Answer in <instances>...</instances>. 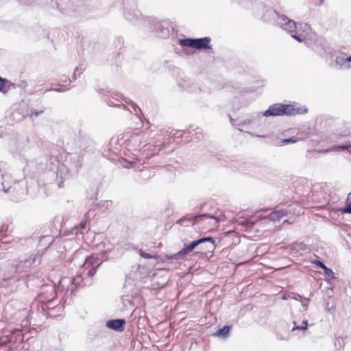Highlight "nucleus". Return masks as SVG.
<instances>
[{
  "label": "nucleus",
  "mask_w": 351,
  "mask_h": 351,
  "mask_svg": "<svg viewBox=\"0 0 351 351\" xmlns=\"http://www.w3.org/2000/svg\"><path fill=\"white\" fill-rule=\"evenodd\" d=\"M291 37L300 43H301L303 40L301 36H300V35L293 34H291Z\"/></svg>",
  "instance_id": "38"
},
{
  "label": "nucleus",
  "mask_w": 351,
  "mask_h": 351,
  "mask_svg": "<svg viewBox=\"0 0 351 351\" xmlns=\"http://www.w3.org/2000/svg\"><path fill=\"white\" fill-rule=\"evenodd\" d=\"M308 112V108L299 104L293 103L289 104H282L280 103L271 105L267 110L261 112L264 117L276 116H295L296 114H304Z\"/></svg>",
  "instance_id": "4"
},
{
  "label": "nucleus",
  "mask_w": 351,
  "mask_h": 351,
  "mask_svg": "<svg viewBox=\"0 0 351 351\" xmlns=\"http://www.w3.org/2000/svg\"><path fill=\"white\" fill-rule=\"evenodd\" d=\"M102 263L99 254H93L87 256L80 269V272L74 278L64 277L58 281V285L53 282L45 283L41 287L37 298L32 303L29 311L36 308L38 314L46 317H55L62 311V306L56 299L59 291L65 289V295L72 294L78 287L90 286L97 268Z\"/></svg>",
  "instance_id": "1"
},
{
  "label": "nucleus",
  "mask_w": 351,
  "mask_h": 351,
  "mask_svg": "<svg viewBox=\"0 0 351 351\" xmlns=\"http://www.w3.org/2000/svg\"><path fill=\"white\" fill-rule=\"evenodd\" d=\"M230 328L231 326H224L223 328L218 329L215 332H214L213 336L226 338L228 336Z\"/></svg>",
  "instance_id": "23"
},
{
  "label": "nucleus",
  "mask_w": 351,
  "mask_h": 351,
  "mask_svg": "<svg viewBox=\"0 0 351 351\" xmlns=\"http://www.w3.org/2000/svg\"><path fill=\"white\" fill-rule=\"evenodd\" d=\"M179 44L183 47H191L193 48L194 38H186L179 40Z\"/></svg>",
  "instance_id": "26"
},
{
  "label": "nucleus",
  "mask_w": 351,
  "mask_h": 351,
  "mask_svg": "<svg viewBox=\"0 0 351 351\" xmlns=\"http://www.w3.org/2000/svg\"><path fill=\"white\" fill-rule=\"evenodd\" d=\"M262 18L265 21L276 25L289 33L295 32L297 28V24L293 20L271 8L267 10Z\"/></svg>",
  "instance_id": "5"
},
{
  "label": "nucleus",
  "mask_w": 351,
  "mask_h": 351,
  "mask_svg": "<svg viewBox=\"0 0 351 351\" xmlns=\"http://www.w3.org/2000/svg\"><path fill=\"white\" fill-rule=\"evenodd\" d=\"M147 23L151 32L160 38H168L173 28L167 21L158 20L155 18H148Z\"/></svg>",
  "instance_id": "9"
},
{
  "label": "nucleus",
  "mask_w": 351,
  "mask_h": 351,
  "mask_svg": "<svg viewBox=\"0 0 351 351\" xmlns=\"http://www.w3.org/2000/svg\"><path fill=\"white\" fill-rule=\"evenodd\" d=\"M293 327L291 329L292 332H294L295 330H302L304 332L307 329V326H308V321L307 320H303L301 325H297V323L295 321H293Z\"/></svg>",
  "instance_id": "25"
},
{
  "label": "nucleus",
  "mask_w": 351,
  "mask_h": 351,
  "mask_svg": "<svg viewBox=\"0 0 351 351\" xmlns=\"http://www.w3.org/2000/svg\"><path fill=\"white\" fill-rule=\"evenodd\" d=\"M60 82H66V76L65 75H62V77L60 79Z\"/></svg>",
  "instance_id": "44"
},
{
  "label": "nucleus",
  "mask_w": 351,
  "mask_h": 351,
  "mask_svg": "<svg viewBox=\"0 0 351 351\" xmlns=\"http://www.w3.org/2000/svg\"><path fill=\"white\" fill-rule=\"evenodd\" d=\"M298 141V138H285L282 141V143H284V144H288V143H296Z\"/></svg>",
  "instance_id": "34"
},
{
  "label": "nucleus",
  "mask_w": 351,
  "mask_h": 351,
  "mask_svg": "<svg viewBox=\"0 0 351 351\" xmlns=\"http://www.w3.org/2000/svg\"><path fill=\"white\" fill-rule=\"evenodd\" d=\"M23 160L26 163L23 167L24 174L37 177L39 187L56 184L58 188H62L64 182L75 176L82 167V160L77 154H71L70 161L66 160V164L60 163L54 156H50L46 164L43 162L44 160L41 158Z\"/></svg>",
  "instance_id": "2"
},
{
  "label": "nucleus",
  "mask_w": 351,
  "mask_h": 351,
  "mask_svg": "<svg viewBox=\"0 0 351 351\" xmlns=\"http://www.w3.org/2000/svg\"><path fill=\"white\" fill-rule=\"evenodd\" d=\"M7 348H5L4 346L0 344V351H7Z\"/></svg>",
  "instance_id": "41"
},
{
  "label": "nucleus",
  "mask_w": 351,
  "mask_h": 351,
  "mask_svg": "<svg viewBox=\"0 0 351 351\" xmlns=\"http://www.w3.org/2000/svg\"><path fill=\"white\" fill-rule=\"evenodd\" d=\"M70 88H51L49 89V90H53V91H56V92H59V93H61V92H64L66 90H69Z\"/></svg>",
  "instance_id": "37"
},
{
  "label": "nucleus",
  "mask_w": 351,
  "mask_h": 351,
  "mask_svg": "<svg viewBox=\"0 0 351 351\" xmlns=\"http://www.w3.org/2000/svg\"><path fill=\"white\" fill-rule=\"evenodd\" d=\"M207 219H215V217L206 213L197 215L187 214L178 220L176 223L187 227L191 225H193L195 221H198L199 220L203 221Z\"/></svg>",
  "instance_id": "14"
},
{
  "label": "nucleus",
  "mask_w": 351,
  "mask_h": 351,
  "mask_svg": "<svg viewBox=\"0 0 351 351\" xmlns=\"http://www.w3.org/2000/svg\"><path fill=\"white\" fill-rule=\"evenodd\" d=\"M123 14L126 20L135 23L141 17V12L137 9L136 0H123Z\"/></svg>",
  "instance_id": "11"
},
{
  "label": "nucleus",
  "mask_w": 351,
  "mask_h": 351,
  "mask_svg": "<svg viewBox=\"0 0 351 351\" xmlns=\"http://www.w3.org/2000/svg\"><path fill=\"white\" fill-rule=\"evenodd\" d=\"M305 27L307 28V29H309V26L307 25V24H305Z\"/></svg>",
  "instance_id": "45"
},
{
  "label": "nucleus",
  "mask_w": 351,
  "mask_h": 351,
  "mask_svg": "<svg viewBox=\"0 0 351 351\" xmlns=\"http://www.w3.org/2000/svg\"><path fill=\"white\" fill-rule=\"evenodd\" d=\"M345 60H346V63H350L351 62V56H346V58H345Z\"/></svg>",
  "instance_id": "40"
},
{
  "label": "nucleus",
  "mask_w": 351,
  "mask_h": 351,
  "mask_svg": "<svg viewBox=\"0 0 351 351\" xmlns=\"http://www.w3.org/2000/svg\"><path fill=\"white\" fill-rule=\"evenodd\" d=\"M292 213H293L294 210L291 205L285 208L277 207L274 211L264 217L263 219L272 221H279L282 217L287 216Z\"/></svg>",
  "instance_id": "15"
},
{
  "label": "nucleus",
  "mask_w": 351,
  "mask_h": 351,
  "mask_svg": "<svg viewBox=\"0 0 351 351\" xmlns=\"http://www.w3.org/2000/svg\"><path fill=\"white\" fill-rule=\"evenodd\" d=\"M302 307L304 308V311H306L307 309V307H308V304L307 303H302Z\"/></svg>",
  "instance_id": "43"
},
{
  "label": "nucleus",
  "mask_w": 351,
  "mask_h": 351,
  "mask_svg": "<svg viewBox=\"0 0 351 351\" xmlns=\"http://www.w3.org/2000/svg\"><path fill=\"white\" fill-rule=\"evenodd\" d=\"M125 320L124 319H110L106 322V326L117 332H123L125 329Z\"/></svg>",
  "instance_id": "16"
},
{
  "label": "nucleus",
  "mask_w": 351,
  "mask_h": 351,
  "mask_svg": "<svg viewBox=\"0 0 351 351\" xmlns=\"http://www.w3.org/2000/svg\"><path fill=\"white\" fill-rule=\"evenodd\" d=\"M112 99L104 98V100L109 106L117 107L128 110L131 114H134L138 118L139 113H141V108L128 98L123 96L122 94L115 92L110 94Z\"/></svg>",
  "instance_id": "6"
},
{
  "label": "nucleus",
  "mask_w": 351,
  "mask_h": 351,
  "mask_svg": "<svg viewBox=\"0 0 351 351\" xmlns=\"http://www.w3.org/2000/svg\"><path fill=\"white\" fill-rule=\"evenodd\" d=\"M27 333H23L21 332H19L18 335H17V340L18 341H20L21 342H23L24 341H27L29 340V337H27Z\"/></svg>",
  "instance_id": "31"
},
{
  "label": "nucleus",
  "mask_w": 351,
  "mask_h": 351,
  "mask_svg": "<svg viewBox=\"0 0 351 351\" xmlns=\"http://www.w3.org/2000/svg\"><path fill=\"white\" fill-rule=\"evenodd\" d=\"M262 117L263 115L261 112H256L247 115L245 119L240 121L239 123H237L233 120L232 118H230V122L232 125L237 127L238 130L241 132L243 131V129L241 128V127L247 129H252L260 126Z\"/></svg>",
  "instance_id": "10"
},
{
  "label": "nucleus",
  "mask_w": 351,
  "mask_h": 351,
  "mask_svg": "<svg viewBox=\"0 0 351 351\" xmlns=\"http://www.w3.org/2000/svg\"><path fill=\"white\" fill-rule=\"evenodd\" d=\"M45 111V108H42L40 110H34V109H32L30 110V114H29V116L30 117L33 118L34 117H38V115H40V114H42L43 112Z\"/></svg>",
  "instance_id": "30"
},
{
  "label": "nucleus",
  "mask_w": 351,
  "mask_h": 351,
  "mask_svg": "<svg viewBox=\"0 0 351 351\" xmlns=\"http://www.w3.org/2000/svg\"><path fill=\"white\" fill-rule=\"evenodd\" d=\"M76 140V134L72 130H69L67 134L62 136V141L64 143L67 145L75 143Z\"/></svg>",
  "instance_id": "21"
},
{
  "label": "nucleus",
  "mask_w": 351,
  "mask_h": 351,
  "mask_svg": "<svg viewBox=\"0 0 351 351\" xmlns=\"http://www.w3.org/2000/svg\"><path fill=\"white\" fill-rule=\"evenodd\" d=\"M210 40H211L210 37L194 38L193 48L199 50L210 49Z\"/></svg>",
  "instance_id": "17"
},
{
  "label": "nucleus",
  "mask_w": 351,
  "mask_h": 351,
  "mask_svg": "<svg viewBox=\"0 0 351 351\" xmlns=\"http://www.w3.org/2000/svg\"><path fill=\"white\" fill-rule=\"evenodd\" d=\"M291 297L293 299H294L295 300H298V301H302V299H304L306 301H308L310 300L309 298H303L300 294L295 293H292Z\"/></svg>",
  "instance_id": "33"
},
{
  "label": "nucleus",
  "mask_w": 351,
  "mask_h": 351,
  "mask_svg": "<svg viewBox=\"0 0 351 351\" xmlns=\"http://www.w3.org/2000/svg\"><path fill=\"white\" fill-rule=\"evenodd\" d=\"M5 133V129L3 127H0V138H2Z\"/></svg>",
  "instance_id": "39"
},
{
  "label": "nucleus",
  "mask_w": 351,
  "mask_h": 351,
  "mask_svg": "<svg viewBox=\"0 0 351 351\" xmlns=\"http://www.w3.org/2000/svg\"><path fill=\"white\" fill-rule=\"evenodd\" d=\"M138 253L141 257L147 258V259L154 258V259L157 260L158 258V255L147 253L142 250H140Z\"/></svg>",
  "instance_id": "28"
},
{
  "label": "nucleus",
  "mask_w": 351,
  "mask_h": 351,
  "mask_svg": "<svg viewBox=\"0 0 351 351\" xmlns=\"http://www.w3.org/2000/svg\"><path fill=\"white\" fill-rule=\"evenodd\" d=\"M147 159L144 158V162L125 159V163L123 165V167L125 168H134L136 171H139L141 178L145 180L151 176V172L145 167V160Z\"/></svg>",
  "instance_id": "12"
},
{
  "label": "nucleus",
  "mask_w": 351,
  "mask_h": 351,
  "mask_svg": "<svg viewBox=\"0 0 351 351\" xmlns=\"http://www.w3.org/2000/svg\"><path fill=\"white\" fill-rule=\"evenodd\" d=\"M2 190L6 193H11L16 201L23 199L28 193L27 182L25 180L14 182L12 186L8 183L10 176L8 175H1Z\"/></svg>",
  "instance_id": "7"
},
{
  "label": "nucleus",
  "mask_w": 351,
  "mask_h": 351,
  "mask_svg": "<svg viewBox=\"0 0 351 351\" xmlns=\"http://www.w3.org/2000/svg\"><path fill=\"white\" fill-rule=\"evenodd\" d=\"M15 88V84L0 76V93L6 94L10 91L11 88Z\"/></svg>",
  "instance_id": "19"
},
{
  "label": "nucleus",
  "mask_w": 351,
  "mask_h": 351,
  "mask_svg": "<svg viewBox=\"0 0 351 351\" xmlns=\"http://www.w3.org/2000/svg\"><path fill=\"white\" fill-rule=\"evenodd\" d=\"M339 149H347L351 154V144L341 145L338 147Z\"/></svg>",
  "instance_id": "35"
},
{
  "label": "nucleus",
  "mask_w": 351,
  "mask_h": 351,
  "mask_svg": "<svg viewBox=\"0 0 351 351\" xmlns=\"http://www.w3.org/2000/svg\"><path fill=\"white\" fill-rule=\"evenodd\" d=\"M351 193L349 194L346 200V205L345 207L340 208V211L343 213L351 214V200L350 201Z\"/></svg>",
  "instance_id": "27"
},
{
  "label": "nucleus",
  "mask_w": 351,
  "mask_h": 351,
  "mask_svg": "<svg viewBox=\"0 0 351 351\" xmlns=\"http://www.w3.org/2000/svg\"><path fill=\"white\" fill-rule=\"evenodd\" d=\"M14 267L16 272H22L34 264H40V256L38 254H32L29 258L14 261Z\"/></svg>",
  "instance_id": "13"
},
{
  "label": "nucleus",
  "mask_w": 351,
  "mask_h": 351,
  "mask_svg": "<svg viewBox=\"0 0 351 351\" xmlns=\"http://www.w3.org/2000/svg\"><path fill=\"white\" fill-rule=\"evenodd\" d=\"M324 274L326 275L328 277H330L332 278H335V273L332 271V270L328 267H327L326 265L323 268Z\"/></svg>",
  "instance_id": "32"
},
{
  "label": "nucleus",
  "mask_w": 351,
  "mask_h": 351,
  "mask_svg": "<svg viewBox=\"0 0 351 351\" xmlns=\"http://www.w3.org/2000/svg\"><path fill=\"white\" fill-rule=\"evenodd\" d=\"M287 249L293 254L304 252L308 250L307 245L301 241H295L289 244Z\"/></svg>",
  "instance_id": "18"
},
{
  "label": "nucleus",
  "mask_w": 351,
  "mask_h": 351,
  "mask_svg": "<svg viewBox=\"0 0 351 351\" xmlns=\"http://www.w3.org/2000/svg\"><path fill=\"white\" fill-rule=\"evenodd\" d=\"M313 263H314L315 265H316L317 266H318L319 267L323 269L324 267L325 266V264L319 261V260H315V261H312Z\"/></svg>",
  "instance_id": "36"
},
{
  "label": "nucleus",
  "mask_w": 351,
  "mask_h": 351,
  "mask_svg": "<svg viewBox=\"0 0 351 351\" xmlns=\"http://www.w3.org/2000/svg\"><path fill=\"white\" fill-rule=\"evenodd\" d=\"M84 69L82 68V66H77L75 69H74V71H73V75H72V79H69V84L71 83L73 81L77 79V73H78V75L82 73Z\"/></svg>",
  "instance_id": "29"
},
{
  "label": "nucleus",
  "mask_w": 351,
  "mask_h": 351,
  "mask_svg": "<svg viewBox=\"0 0 351 351\" xmlns=\"http://www.w3.org/2000/svg\"><path fill=\"white\" fill-rule=\"evenodd\" d=\"M202 243H206V248L208 250H213L215 247V242L213 237H204L199 239L193 241L190 244L183 247L178 252L169 256L167 255V257L169 259L181 260L183 258L185 254L189 253L197 246Z\"/></svg>",
  "instance_id": "8"
},
{
  "label": "nucleus",
  "mask_w": 351,
  "mask_h": 351,
  "mask_svg": "<svg viewBox=\"0 0 351 351\" xmlns=\"http://www.w3.org/2000/svg\"><path fill=\"white\" fill-rule=\"evenodd\" d=\"M336 306L335 300L332 298H328L324 303V309L328 313H330L332 310L335 308Z\"/></svg>",
  "instance_id": "24"
},
{
  "label": "nucleus",
  "mask_w": 351,
  "mask_h": 351,
  "mask_svg": "<svg viewBox=\"0 0 351 351\" xmlns=\"http://www.w3.org/2000/svg\"><path fill=\"white\" fill-rule=\"evenodd\" d=\"M43 239H47V241L49 242V244H51L52 243V241L51 240V238L49 237H43Z\"/></svg>",
  "instance_id": "42"
},
{
  "label": "nucleus",
  "mask_w": 351,
  "mask_h": 351,
  "mask_svg": "<svg viewBox=\"0 0 351 351\" xmlns=\"http://www.w3.org/2000/svg\"><path fill=\"white\" fill-rule=\"evenodd\" d=\"M346 56L343 54L337 56L336 65L338 66L337 69H348L351 67L350 64L346 63L345 60Z\"/></svg>",
  "instance_id": "20"
},
{
  "label": "nucleus",
  "mask_w": 351,
  "mask_h": 351,
  "mask_svg": "<svg viewBox=\"0 0 351 351\" xmlns=\"http://www.w3.org/2000/svg\"><path fill=\"white\" fill-rule=\"evenodd\" d=\"M146 133L143 131L135 129L133 131L124 132L119 138L121 145L128 151L126 159L143 161L145 158L159 154L160 152L170 146L173 137L162 134H157L152 143H147Z\"/></svg>",
  "instance_id": "3"
},
{
  "label": "nucleus",
  "mask_w": 351,
  "mask_h": 351,
  "mask_svg": "<svg viewBox=\"0 0 351 351\" xmlns=\"http://www.w3.org/2000/svg\"><path fill=\"white\" fill-rule=\"evenodd\" d=\"M94 210H90L88 212H87L85 215V219L82 220L79 226H77V228L80 229L81 233H83V230L86 229L87 221L88 220H90V218L95 215Z\"/></svg>",
  "instance_id": "22"
}]
</instances>
